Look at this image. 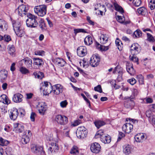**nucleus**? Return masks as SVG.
Returning a JSON list of instances; mask_svg holds the SVG:
<instances>
[{
    "label": "nucleus",
    "instance_id": "5fc2aeb1",
    "mask_svg": "<svg viewBox=\"0 0 155 155\" xmlns=\"http://www.w3.org/2000/svg\"><path fill=\"white\" fill-rule=\"evenodd\" d=\"M20 71L22 74H26L29 72V71L25 68L21 67L20 68Z\"/></svg>",
    "mask_w": 155,
    "mask_h": 155
},
{
    "label": "nucleus",
    "instance_id": "338daca9",
    "mask_svg": "<svg viewBox=\"0 0 155 155\" xmlns=\"http://www.w3.org/2000/svg\"><path fill=\"white\" fill-rule=\"evenodd\" d=\"M46 20L47 21L48 25H49V26L50 27H52L53 26V24L52 22L51 21V20L48 18H47L46 19Z\"/></svg>",
    "mask_w": 155,
    "mask_h": 155
},
{
    "label": "nucleus",
    "instance_id": "20e7f679",
    "mask_svg": "<svg viewBox=\"0 0 155 155\" xmlns=\"http://www.w3.org/2000/svg\"><path fill=\"white\" fill-rule=\"evenodd\" d=\"M40 89L42 91L44 95H47L51 92H52V87L49 85L48 82H45L41 87Z\"/></svg>",
    "mask_w": 155,
    "mask_h": 155
},
{
    "label": "nucleus",
    "instance_id": "473e14b6",
    "mask_svg": "<svg viewBox=\"0 0 155 155\" xmlns=\"http://www.w3.org/2000/svg\"><path fill=\"white\" fill-rule=\"evenodd\" d=\"M21 61L22 62L24 63L25 64L27 68L30 67L31 66L32 64V60L29 58H25L22 60Z\"/></svg>",
    "mask_w": 155,
    "mask_h": 155
},
{
    "label": "nucleus",
    "instance_id": "c85d7f7f",
    "mask_svg": "<svg viewBox=\"0 0 155 155\" xmlns=\"http://www.w3.org/2000/svg\"><path fill=\"white\" fill-rule=\"evenodd\" d=\"M13 27L15 33H18V31L21 28H23L21 27L20 23L19 21H16L14 23Z\"/></svg>",
    "mask_w": 155,
    "mask_h": 155
},
{
    "label": "nucleus",
    "instance_id": "0e129e2a",
    "mask_svg": "<svg viewBox=\"0 0 155 155\" xmlns=\"http://www.w3.org/2000/svg\"><path fill=\"white\" fill-rule=\"evenodd\" d=\"M4 39L5 41L7 42H8L11 40L10 36L8 35H5Z\"/></svg>",
    "mask_w": 155,
    "mask_h": 155
},
{
    "label": "nucleus",
    "instance_id": "37998d69",
    "mask_svg": "<svg viewBox=\"0 0 155 155\" xmlns=\"http://www.w3.org/2000/svg\"><path fill=\"white\" fill-rule=\"evenodd\" d=\"M137 78L140 84H144V78L141 74H139L137 76Z\"/></svg>",
    "mask_w": 155,
    "mask_h": 155
},
{
    "label": "nucleus",
    "instance_id": "423d86ee",
    "mask_svg": "<svg viewBox=\"0 0 155 155\" xmlns=\"http://www.w3.org/2000/svg\"><path fill=\"white\" fill-rule=\"evenodd\" d=\"M55 121L59 124L64 125L68 122V118L66 116L61 115H58L55 116Z\"/></svg>",
    "mask_w": 155,
    "mask_h": 155
},
{
    "label": "nucleus",
    "instance_id": "58836bf2",
    "mask_svg": "<svg viewBox=\"0 0 155 155\" xmlns=\"http://www.w3.org/2000/svg\"><path fill=\"white\" fill-rule=\"evenodd\" d=\"M114 6L116 11L120 12L121 13L124 12V11L122 7L119 5L117 2L114 3Z\"/></svg>",
    "mask_w": 155,
    "mask_h": 155
},
{
    "label": "nucleus",
    "instance_id": "7ed1b4c3",
    "mask_svg": "<svg viewBox=\"0 0 155 155\" xmlns=\"http://www.w3.org/2000/svg\"><path fill=\"white\" fill-rule=\"evenodd\" d=\"M35 13L39 16H44L46 13L47 6L45 5H41L35 7L34 8Z\"/></svg>",
    "mask_w": 155,
    "mask_h": 155
},
{
    "label": "nucleus",
    "instance_id": "6ab92c4d",
    "mask_svg": "<svg viewBox=\"0 0 155 155\" xmlns=\"http://www.w3.org/2000/svg\"><path fill=\"white\" fill-rule=\"evenodd\" d=\"M42 149L43 147L42 146L35 144L32 145L31 147V151L34 153L37 154H39L40 151L42 150Z\"/></svg>",
    "mask_w": 155,
    "mask_h": 155
},
{
    "label": "nucleus",
    "instance_id": "4be33fe9",
    "mask_svg": "<svg viewBox=\"0 0 155 155\" xmlns=\"http://www.w3.org/2000/svg\"><path fill=\"white\" fill-rule=\"evenodd\" d=\"M133 150L132 147L130 145H127L124 146L123 152L125 155H128L131 153Z\"/></svg>",
    "mask_w": 155,
    "mask_h": 155
},
{
    "label": "nucleus",
    "instance_id": "cd10ccee",
    "mask_svg": "<svg viewBox=\"0 0 155 155\" xmlns=\"http://www.w3.org/2000/svg\"><path fill=\"white\" fill-rule=\"evenodd\" d=\"M13 27L15 33H18V31L21 28H23L21 27L20 23L19 21H16L14 23Z\"/></svg>",
    "mask_w": 155,
    "mask_h": 155
},
{
    "label": "nucleus",
    "instance_id": "aec40b11",
    "mask_svg": "<svg viewBox=\"0 0 155 155\" xmlns=\"http://www.w3.org/2000/svg\"><path fill=\"white\" fill-rule=\"evenodd\" d=\"M23 96L21 94L18 93L15 94L12 98L13 101L15 103H20L22 101Z\"/></svg>",
    "mask_w": 155,
    "mask_h": 155
},
{
    "label": "nucleus",
    "instance_id": "13d9d810",
    "mask_svg": "<svg viewBox=\"0 0 155 155\" xmlns=\"http://www.w3.org/2000/svg\"><path fill=\"white\" fill-rule=\"evenodd\" d=\"M128 82L130 83L131 85H134L136 83V80L134 78L129 79L127 80Z\"/></svg>",
    "mask_w": 155,
    "mask_h": 155
},
{
    "label": "nucleus",
    "instance_id": "6e6d98bb",
    "mask_svg": "<svg viewBox=\"0 0 155 155\" xmlns=\"http://www.w3.org/2000/svg\"><path fill=\"white\" fill-rule=\"evenodd\" d=\"M116 19L117 21L121 23H123L125 21V18L124 16H117Z\"/></svg>",
    "mask_w": 155,
    "mask_h": 155
},
{
    "label": "nucleus",
    "instance_id": "ddd939ff",
    "mask_svg": "<svg viewBox=\"0 0 155 155\" xmlns=\"http://www.w3.org/2000/svg\"><path fill=\"white\" fill-rule=\"evenodd\" d=\"M37 108L39 113L41 115H43L47 110V106L43 103H40L37 105Z\"/></svg>",
    "mask_w": 155,
    "mask_h": 155
},
{
    "label": "nucleus",
    "instance_id": "bb28decb",
    "mask_svg": "<svg viewBox=\"0 0 155 155\" xmlns=\"http://www.w3.org/2000/svg\"><path fill=\"white\" fill-rule=\"evenodd\" d=\"M145 136V134L143 133H141L136 135L135 137V139L137 142H142L144 139Z\"/></svg>",
    "mask_w": 155,
    "mask_h": 155
},
{
    "label": "nucleus",
    "instance_id": "0eeeda50",
    "mask_svg": "<svg viewBox=\"0 0 155 155\" xmlns=\"http://www.w3.org/2000/svg\"><path fill=\"white\" fill-rule=\"evenodd\" d=\"M31 133L29 130L25 131L22 136L21 141L23 144L27 143L30 141Z\"/></svg>",
    "mask_w": 155,
    "mask_h": 155
},
{
    "label": "nucleus",
    "instance_id": "2f4dec72",
    "mask_svg": "<svg viewBox=\"0 0 155 155\" xmlns=\"http://www.w3.org/2000/svg\"><path fill=\"white\" fill-rule=\"evenodd\" d=\"M8 72L5 70H1L0 71V81H2L5 80L7 76Z\"/></svg>",
    "mask_w": 155,
    "mask_h": 155
},
{
    "label": "nucleus",
    "instance_id": "09e8293b",
    "mask_svg": "<svg viewBox=\"0 0 155 155\" xmlns=\"http://www.w3.org/2000/svg\"><path fill=\"white\" fill-rule=\"evenodd\" d=\"M35 54L36 55L43 56L45 55V52L42 50H36L34 52Z\"/></svg>",
    "mask_w": 155,
    "mask_h": 155
},
{
    "label": "nucleus",
    "instance_id": "f3484780",
    "mask_svg": "<svg viewBox=\"0 0 155 155\" xmlns=\"http://www.w3.org/2000/svg\"><path fill=\"white\" fill-rule=\"evenodd\" d=\"M18 114V110L15 108L11 110L9 112V115L10 119L14 120L17 119Z\"/></svg>",
    "mask_w": 155,
    "mask_h": 155
},
{
    "label": "nucleus",
    "instance_id": "c03bdc74",
    "mask_svg": "<svg viewBox=\"0 0 155 155\" xmlns=\"http://www.w3.org/2000/svg\"><path fill=\"white\" fill-rule=\"evenodd\" d=\"M78 153L79 152L78 147L76 146H73L71 149L70 153L71 154L77 155L78 154Z\"/></svg>",
    "mask_w": 155,
    "mask_h": 155
},
{
    "label": "nucleus",
    "instance_id": "39448f33",
    "mask_svg": "<svg viewBox=\"0 0 155 155\" xmlns=\"http://www.w3.org/2000/svg\"><path fill=\"white\" fill-rule=\"evenodd\" d=\"M77 137L80 139H83L86 137L87 135L86 129L84 127H79L76 131Z\"/></svg>",
    "mask_w": 155,
    "mask_h": 155
},
{
    "label": "nucleus",
    "instance_id": "f704fd0d",
    "mask_svg": "<svg viewBox=\"0 0 155 155\" xmlns=\"http://www.w3.org/2000/svg\"><path fill=\"white\" fill-rule=\"evenodd\" d=\"M84 42L85 45H89L93 43L92 37L90 36H87L84 39Z\"/></svg>",
    "mask_w": 155,
    "mask_h": 155
},
{
    "label": "nucleus",
    "instance_id": "a878e982",
    "mask_svg": "<svg viewBox=\"0 0 155 155\" xmlns=\"http://www.w3.org/2000/svg\"><path fill=\"white\" fill-rule=\"evenodd\" d=\"M0 102L5 104H8L10 103V101L5 94H2L0 97Z\"/></svg>",
    "mask_w": 155,
    "mask_h": 155
},
{
    "label": "nucleus",
    "instance_id": "603ef678",
    "mask_svg": "<svg viewBox=\"0 0 155 155\" xmlns=\"http://www.w3.org/2000/svg\"><path fill=\"white\" fill-rule=\"evenodd\" d=\"M79 64L81 66V64H82V66L84 68H87L88 66V64L87 62L84 59H83L79 62Z\"/></svg>",
    "mask_w": 155,
    "mask_h": 155
},
{
    "label": "nucleus",
    "instance_id": "e2e57ef3",
    "mask_svg": "<svg viewBox=\"0 0 155 155\" xmlns=\"http://www.w3.org/2000/svg\"><path fill=\"white\" fill-rule=\"evenodd\" d=\"M68 104V102L66 100H64L61 102L60 104L62 107H65Z\"/></svg>",
    "mask_w": 155,
    "mask_h": 155
},
{
    "label": "nucleus",
    "instance_id": "9b49d317",
    "mask_svg": "<svg viewBox=\"0 0 155 155\" xmlns=\"http://www.w3.org/2000/svg\"><path fill=\"white\" fill-rule=\"evenodd\" d=\"M141 50L140 46L137 43L133 44L130 47V51L132 54H138Z\"/></svg>",
    "mask_w": 155,
    "mask_h": 155
},
{
    "label": "nucleus",
    "instance_id": "bf43d9fd",
    "mask_svg": "<svg viewBox=\"0 0 155 155\" xmlns=\"http://www.w3.org/2000/svg\"><path fill=\"white\" fill-rule=\"evenodd\" d=\"M133 55L131 57H130V60L131 61H133L138 63V58L135 55V54H133ZM137 64H138V63H137Z\"/></svg>",
    "mask_w": 155,
    "mask_h": 155
},
{
    "label": "nucleus",
    "instance_id": "8fccbe9b",
    "mask_svg": "<svg viewBox=\"0 0 155 155\" xmlns=\"http://www.w3.org/2000/svg\"><path fill=\"white\" fill-rule=\"evenodd\" d=\"M74 33L75 34V35H76L77 33L82 32V33H85L86 32V31L83 28H77V29H74Z\"/></svg>",
    "mask_w": 155,
    "mask_h": 155
},
{
    "label": "nucleus",
    "instance_id": "864d4df0",
    "mask_svg": "<svg viewBox=\"0 0 155 155\" xmlns=\"http://www.w3.org/2000/svg\"><path fill=\"white\" fill-rule=\"evenodd\" d=\"M18 31V33H16V34L18 37H21L22 36H23L25 34L23 28H21Z\"/></svg>",
    "mask_w": 155,
    "mask_h": 155
},
{
    "label": "nucleus",
    "instance_id": "f8f14e48",
    "mask_svg": "<svg viewBox=\"0 0 155 155\" xmlns=\"http://www.w3.org/2000/svg\"><path fill=\"white\" fill-rule=\"evenodd\" d=\"M87 51L86 48L84 46H81L77 49V53L78 55L80 57H83L87 54Z\"/></svg>",
    "mask_w": 155,
    "mask_h": 155
},
{
    "label": "nucleus",
    "instance_id": "c756f323",
    "mask_svg": "<svg viewBox=\"0 0 155 155\" xmlns=\"http://www.w3.org/2000/svg\"><path fill=\"white\" fill-rule=\"evenodd\" d=\"M8 25L5 21L0 19V31H5L7 30Z\"/></svg>",
    "mask_w": 155,
    "mask_h": 155
},
{
    "label": "nucleus",
    "instance_id": "412c9836",
    "mask_svg": "<svg viewBox=\"0 0 155 155\" xmlns=\"http://www.w3.org/2000/svg\"><path fill=\"white\" fill-rule=\"evenodd\" d=\"M13 127L16 133H21L24 130L23 126L19 123H14Z\"/></svg>",
    "mask_w": 155,
    "mask_h": 155
},
{
    "label": "nucleus",
    "instance_id": "3c124183",
    "mask_svg": "<svg viewBox=\"0 0 155 155\" xmlns=\"http://www.w3.org/2000/svg\"><path fill=\"white\" fill-rule=\"evenodd\" d=\"M149 6L151 10L154 9L155 8V0H151L149 3Z\"/></svg>",
    "mask_w": 155,
    "mask_h": 155
},
{
    "label": "nucleus",
    "instance_id": "b1692460",
    "mask_svg": "<svg viewBox=\"0 0 155 155\" xmlns=\"http://www.w3.org/2000/svg\"><path fill=\"white\" fill-rule=\"evenodd\" d=\"M34 61V65H35L38 67H40L44 64V62L41 59L34 58H33Z\"/></svg>",
    "mask_w": 155,
    "mask_h": 155
},
{
    "label": "nucleus",
    "instance_id": "e433bc0d",
    "mask_svg": "<svg viewBox=\"0 0 155 155\" xmlns=\"http://www.w3.org/2000/svg\"><path fill=\"white\" fill-rule=\"evenodd\" d=\"M137 12L139 14L142 15H145L147 13V9L143 7L138 8Z\"/></svg>",
    "mask_w": 155,
    "mask_h": 155
},
{
    "label": "nucleus",
    "instance_id": "79ce46f5",
    "mask_svg": "<svg viewBox=\"0 0 155 155\" xmlns=\"http://www.w3.org/2000/svg\"><path fill=\"white\" fill-rule=\"evenodd\" d=\"M115 43L119 50H121L122 48V44L120 40L118 38H117L115 41Z\"/></svg>",
    "mask_w": 155,
    "mask_h": 155
},
{
    "label": "nucleus",
    "instance_id": "a211bd4d",
    "mask_svg": "<svg viewBox=\"0 0 155 155\" xmlns=\"http://www.w3.org/2000/svg\"><path fill=\"white\" fill-rule=\"evenodd\" d=\"M126 65L127 71L130 75H134L135 73V71L133 68L132 64L129 62L127 61Z\"/></svg>",
    "mask_w": 155,
    "mask_h": 155
},
{
    "label": "nucleus",
    "instance_id": "c9c22d12",
    "mask_svg": "<svg viewBox=\"0 0 155 155\" xmlns=\"http://www.w3.org/2000/svg\"><path fill=\"white\" fill-rule=\"evenodd\" d=\"M94 123L96 127L98 129L105 125L106 124L105 122L101 120H96L94 122Z\"/></svg>",
    "mask_w": 155,
    "mask_h": 155
},
{
    "label": "nucleus",
    "instance_id": "de8ad7c7",
    "mask_svg": "<svg viewBox=\"0 0 155 155\" xmlns=\"http://www.w3.org/2000/svg\"><path fill=\"white\" fill-rule=\"evenodd\" d=\"M39 26L41 29V30H45V24L43 19H41L39 21Z\"/></svg>",
    "mask_w": 155,
    "mask_h": 155
},
{
    "label": "nucleus",
    "instance_id": "dca6fc26",
    "mask_svg": "<svg viewBox=\"0 0 155 155\" xmlns=\"http://www.w3.org/2000/svg\"><path fill=\"white\" fill-rule=\"evenodd\" d=\"M101 150V146L98 143L95 142L92 144L91 147V150L92 152L97 153L100 151Z\"/></svg>",
    "mask_w": 155,
    "mask_h": 155
},
{
    "label": "nucleus",
    "instance_id": "5701e85b",
    "mask_svg": "<svg viewBox=\"0 0 155 155\" xmlns=\"http://www.w3.org/2000/svg\"><path fill=\"white\" fill-rule=\"evenodd\" d=\"M134 102L130 100L126 101L124 102V107L127 108L132 109L134 107Z\"/></svg>",
    "mask_w": 155,
    "mask_h": 155
},
{
    "label": "nucleus",
    "instance_id": "a19ab883",
    "mask_svg": "<svg viewBox=\"0 0 155 155\" xmlns=\"http://www.w3.org/2000/svg\"><path fill=\"white\" fill-rule=\"evenodd\" d=\"M33 75L35 78L39 79H41L44 76L43 73L41 72H35L33 73Z\"/></svg>",
    "mask_w": 155,
    "mask_h": 155
},
{
    "label": "nucleus",
    "instance_id": "1a4fd4ad",
    "mask_svg": "<svg viewBox=\"0 0 155 155\" xmlns=\"http://www.w3.org/2000/svg\"><path fill=\"white\" fill-rule=\"evenodd\" d=\"M100 61V58L98 56L93 55L90 59V64L92 67H95L99 64Z\"/></svg>",
    "mask_w": 155,
    "mask_h": 155
},
{
    "label": "nucleus",
    "instance_id": "f03ea898",
    "mask_svg": "<svg viewBox=\"0 0 155 155\" xmlns=\"http://www.w3.org/2000/svg\"><path fill=\"white\" fill-rule=\"evenodd\" d=\"M28 18L26 20V24L28 27L30 28H35L38 25L36 19V16L28 13L27 14Z\"/></svg>",
    "mask_w": 155,
    "mask_h": 155
},
{
    "label": "nucleus",
    "instance_id": "72a5a7b5",
    "mask_svg": "<svg viewBox=\"0 0 155 155\" xmlns=\"http://www.w3.org/2000/svg\"><path fill=\"white\" fill-rule=\"evenodd\" d=\"M108 39V37L106 34H102L101 35L100 38V43L102 44L106 43Z\"/></svg>",
    "mask_w": 155,
    "mask_h": 155
},
{
    "label": "nucleus",
    "instance_id": "a18cd8bd",
    "mask_svg": "<svg viewBox=\"0 0 155 155\" xmlns=\"http://www.w3.org/2000/svg\"><path fill=\"white\" fill-rule=\"evenodd\" d=\"M147 40L150 42H153L155 41V39L153 36L150 33H147Z\"/></svg>",
    "mask_w": 155,
    "mask_h": 155
},
{
    "label": "nucleus",
    "instance_id": "052dcab7",
    "mask_svg": "<svg viewBox=\"0 0 155 155\" xmlns=\"http://www.w3.org/2000/svg\"><path fill=\"white\" fill-rule=\"evenodd\" d=\"M81 123V121L79 119L75 120L74 123L71 124V125L74 127L79 125Z\"/></svg>",
    "mask_w": 155,
    "mask_h": 155
},
{
    "label": "nucleus",
    "instance_id": "774afa93",
    "mask_svg": "<svg viewBox=\"0 0 155 155\" xmlns=\"http://www.w3.org/2000/svg\"><path fill=\"white\" fill-rule=\"evenodd\" d=\"M124 136L125 135L124 133L122 132H119L118 135V140L119 139L120 140L122 137H124Z\"/></svg>",
    "mask_w": 155,
    "mask_h": 155
},
{
    "label": "nucleus",
    "instance_id": "393cba45",
    "mask_svg": "<svg viewBox=\"0 0 155 155\" xmlns=\"http://www.w3.org/2000/svg\"><path fill=\"white\" fill-rule=\"evenodd\" d=\"M8 51L10 55L14 56L15 55V49L13 45H9L7 47Z\"/></svg>",
    "mask_w": 155,
    "mask_h": 155
},
{
    "label": "nucleus",
    "instance_id": "49530a36",
    "mask_svg": "<svg viewBox=\"0 0 155 155\" xmlns=\"http://www.w3.org/2000/svg\"><path fill=\"white\" fill-rule=\"evenodd\" d=\"M9 143V141L7 140L0 137V145L2 146H7Z\"/></svg>",
    "mask_w": 155,
    "mask_h": 155
},
{
    "label": "nucleus",
    "instance_id": "9d476101",
    "mask_svg": "<svg viewBox=\"0 0 155 155\" xmlns=\"http://www.w3.org/2000/svg\"><path fill=\"white\" fill-rule=\"evenodd\" d=\"M53 89H52V93L58 95L61 93L63 90V87L60 84H56L53 86Z\"/></svg>",
    "mask_w": 155,
    "mask_h": 155
},
{
    "label": "nucleus",
    "instance_id": "6e6552de",
    "mask_svg": "<svg viewBox=\"0 0 155 155\" xmlns=\"http://www.w3.org/2000/svg\"><path fill=\"white\" fill-rule=\"evenodd\" d=\"M28 9V5L22 4L20 5L16 10L18 11V15L20 16H22L26 14Z\"/></svg>",
    "mask_w": 155,
    "mask_h": 155
},
{
    "label": "nucleus",
    "instance_id": "ea45409f",
    "mask_svg": "<svg viewBox=\"0 0 155 155\" xmlns=\"http://www.w3.org/2000/svg\"><path fill=\"white\" fill-rule=\"evenodd\" d=\"M142 31L139 29H137L135 31L133 34V37L136 38H139L142 36Z\"/></svg>",
    "mask_w": 155,
    "mask_h": 155
},
{
    "label": "nucleus",
    "instance_id": "680f3d73",
    "mask_svg": "<svg viewBox=\"0 0 155 155\" xmlns=\"http://www.w3.org/2000/svg\"><path fill=\"white\" fill-rule=\"evenodd\" d=\"M141 2L140 0H134L133 3L136 6H139L141 4Z\"/></svg>",
    "mask_w": 155,
    "mask_h": 155
},
{
    "label": "nucleus",
    "instance_id": "4468645a",
    "mask_svg": "<svg viewBox=\"0 0 155 155\" xmlns=\"http://www.w3.org/2000/svg\"><path fill=\"white\" fill-rule=\"evenodd\" d=\"M133 125L130 123H127L124 124L122 127L123 131L127 134L130 133L133 129Z\"/></svg>",
    "mask_w": 155,
    "mask_h": 155
},
{
    "label": "nucleus",
    "instance_id": "4d7b16f0",
    "mask_svg": "<svg viewBox=\"0 0 155 155\" xmlns=\"http://www.w3.org/2000/svg\"><path fill=\"white\" fill-rule=\"evenodd\" d=\"M95 91L101 93L102 92V89L100 85H98L97 86L94 87Z\"/></svg>",
    "mask_w": 155,
    "mask_h": 155
},
{
    "label": "nucleus",
    "instance_id": "4c0bfd02",
    "mask_svg": "<svg viewBox=\"0 0 155 155\" xmlns=\"http://www.w3.org/2000/svg\"><path fill=\"white\" fill-rule=\"evenodd\" d=\"M114 6L116 11L120 12L121 13L124 12V11L122 7L119 5L117 2L114 3Z\"/></svg>",
    "mask_w": 155,
    "mask_h": 155
},
{
    "label": "nucleus",
    "instance_id": "2eb2a0df",
    "mask_svg": "<svg viewBox=\"0 0 155 155\" xmlns=\"http://www.w3.org/2000/svg\"><path fill=\"white\" fill-rule=\"evenodd\" d=\"M48 150L51 153L57 152L59 149L58 145L55 143H51L48 145Z\"/></svg>",
    "mask_w": 155,
    "mask_h": 155
},
{
    "label": "nucleus",
    "instance_id": "7c9ffc66",
    "mask_svg": "<svg viewBox=\"0 0 155 155\" xmlns=\"http://www.w3.org/2000/svg\"><path fill=\"white\" fill-rule=\"evenodd\" d=\"M55 64L58 66L63 67L66 64V62L62 58H57L55 59Z\"/></svg>",
    "mask_w": 155,
    "mask_h": 155
},
{
    "label": "nucleus",
    "instance_id": "f257e3e1",
    "mask_svg": "<svg viewBox=\"0 0 155 155\" xmlns=\"http://www.w3.org/2000/svg\"><path fill=\"white\" fill-rule=\"evenodd\" d=\"M96 139L100 138L101 141L104 143H109L111 141V137L107 134H104L102 130H99L96 133L95 136Z\"/></svg>",
    "mask_w": 155,
    "mask_h": 155
},
{
    "label": "nucleus",
    "instance_id": "69168bd1",
    "mask_svg": "<svg viewBox=\"0 0 155 155\" xmlns=\"http://www.w3.org/2000/svg\"><path fill=\"white\" fill-rule=\"evenodd\" d=\"M36 116L35 113L34 112H32L31 113L30 118L32 121H34L35 120V117Z\"/></svg>",
    "mask_w": 155,
    "mask_h": 155
}]
</instances>
